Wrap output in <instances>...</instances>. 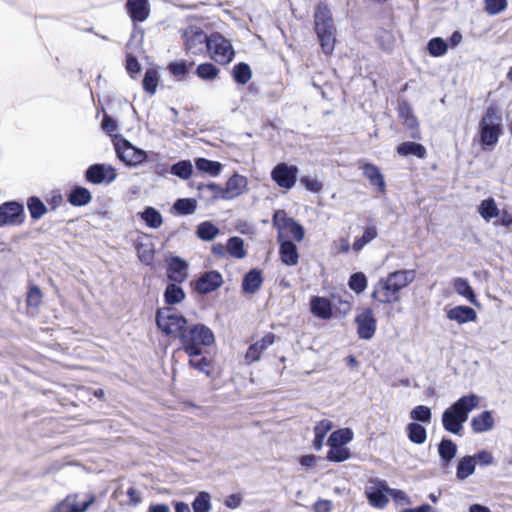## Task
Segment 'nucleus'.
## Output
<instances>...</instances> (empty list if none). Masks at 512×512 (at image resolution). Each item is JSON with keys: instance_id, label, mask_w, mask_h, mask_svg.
Wrapping results in <instances>:
<instances>
[{"instance_id": "nucleus-14", "label": "nucleus", "mask_w": 512, "mask_h": 512, "mask_svg": "<svg viewBox=\"0 0 512 512\" xmlns=\"http://www.w3.org/2000/svg\"><path fill=\"white\" fill-rule=\"evenodd\" d=\"M23 206L17 202H6L0 206V225L22 223Z\"/></svg>"}, {"instance_id": "nucleus-8", "label": "nucleus", "mask_w": 512, "mask_h": 512, "mask_svg": "<svg viewBox=\"0 0 512 512\" xmlns=\"http://www.w3.org/2000/svg\"><path fill=\"white\" fill-rule=\"evenodd\" d=\"M117 156L128 166H138L147 160L146 151L135 147L126 139H120L115 143Z\"/></svg>"}, {"instance_id": "nucleus-17", "label": "nucleus", "mask_w": 512, "mask_h": 512, "mask_svg": "<svg viewBox=\"0 0 512 512\" xmlns=\"http://www.w3.org/2000/svg\"><path fill=\"white\" fill-rule=\"evenodd\" d=\"M275 341V335L273 333H267L262 337L261 340L253 343L249 346L246 354L245 360L248 364L253 362H257L260 360L262 353L270 347Z\"/></svg>"}, {"instance_id": "nucleus-27", "label": "nucleus", "mask_w": 512, "mask_h": 512, "mask_svg": "<svg viewBox=\"0 0 512 512\" xmlns=\"http://www.w3.org/2000/svg\"><path fill=\"white\" fill-rule=\"evenodd\" d=\"M311 312L322 319H329L332 316L330 301L324 297H313L310 301Z\"/></svg>"}, {"instance_id": "nucleus-5", "label": "nucleus", "mask_w": 512, "mask_h": 512, "mask_svg": "<svg viewBox=\"0 0 512 512\" xmlns=\"http://www.w3.org/2000/svg\"><path fill=\"white\" fill-rule=\"evenodd\" d=\"M158 328L168 336L178 337L186 330V318L170 307L158 309L156 313Z\"/></svg>"}, {"instance_id": "nucleus-2", "label": "nucleus", "mask_w": 512, "mask_h": 512, "mask_svg": "<svg viewBox=\"0 0 512 512\" xmlns=\"http://www.w3.org/2000/svg\"><path fill=\"white\" fill-rule=\"evenodd\" d=\"M479 405L480 397L476 394L464 395L459 398L442 414L444 429L452 434L461 435L469 413L477 409Z\"/></svg>"}, {"instance_id": "nucleus-3", "label": "nucleus", "mask_w": 512, "mask_h": 512, "mask_svg": "<svg viewBox=\"0 0 512 512\" xmlns=\"http://www.w3.org/2000/svg\"><path fill=\"white\" fill-rule=\"evenodd\" d=\"M214 341L212 330L204 324L187 327L180 335L182 348L190 357H199L202 353V346H210Z\"/></svg>"}, {"instance_id": "nucleus-12", "label": "nucleus", "mask_w": 512, "mask_h": 512, "mask_svg": "<svg viewBox=\"0 0 512 512\" xmlns=\"http://www.w3.org/2000/svg\"><path fill=\"white\" fill-rule=\"evenodd\" d=\"M95 502L94 495H87L83 501H78V495H68L59 502L53 509V512H85Z\"/></svg>"}, {"instance_id": "nucleus-40", "label": "nucleus", "mask_w": 512, "mask_h": 512, "mask_svg": "<svg viewBox=\"0 0 512 512\" xmlns=\"http://www.w3.org/2000/svg\"><path fill=\"white\" fill-rule=\"evenodd\" d=\"M227 252L234 258L243 259L246 257V250L244 249V241L240 237H231L227 241Z\"/></svg>"}, {"instance_id": "nucleus-9", "label": "nucleus", "mask_w": 512, "mask_h": 512, "mask_svg": "<svg viewBox=\"0 0 512 512\" xmlns=\"http://www.w3.org/2000/svg\"><path fill=\"white\" fill-rule=\"evenodd\" d=\"M299 169L295 165L278 163L271 171L272 180L282 189H292L297 181Z\"/></svg>"}, {"instance_id": "nucleus-52", "label": "nucleus", "mask_w": 512, "mask_h": 512, "mask_svg": "<svg viewBox=\"0 0 512 512\" xmlns=\"http://www.w3.org/2000/svg\"><path fill=\"white\" fill-rule=\"evenodd\" d=\"M377 237V230L375 227H367L361 238L356 239L353 243V250L360 251L366 244Z\"/></svg>"}, {"instance_id": "nucleus-57", "label": "nucleus", "mask_w": 512, "mask_h": 512, "mask_svg": "<svg viewBox=\"0 0 512 512\" xmlns=\"http://www.w3.org/2000/svg\"><path fill=\"white\" fill-rule=\"evenodd\" d=\"M168 69L175 77L182 80L188 72V65L184 60L174 61L168 65Z\"/></svg>"}, {"instance_id": "nucleus-53", "label": "nucleus", "mask_w": 512, "mask_h": 512, "mask_svg": "<svg viewBox=\"0 0 512 512\" xmlns=\"http://www.w3.org/2000/svg\"><path fill=\"white\" fill-rule=\"evenodd\" d=\"M349 287L356 293L363 292L367 287V278L361 273H354L349 279Z\"/></svg>"}, {"instance_id": "nucleus-42", "label": "nucleus", "mask_w": 512, "mask_h": 512, "mask_svg": "<svg viewBox=\"0 0 512 512\" xmlns=\"http://www.w3.org/2000/svg\"><path fill=\"white\" fill-rule=\"evenodd\" d=\"M164 298L167 304L173 305L180 303L185 298V293L181 287L176 284H169L166 287Z\"/></svg>"}, {"instance_id": "nucleus-35", "label": "nucleus", "mask_w": 512, "mask_h": 512, "mask_svg": "<svg viewBox=\"0 0 512 512\" xmlns=\"http://www.w3.org/2000/svg\"><path fill=\"white\" fill-rule=\"evenodd\" d=\"M160 81V74L155 68H149L146 70L144 74V78L142 81V86L145 92L150 95H154L156 93L158 84Z\"/></svg>"}, {"instance_id": "nucleus-7", "label": "nucleus", "mask_w": 512, "mask_h": 512, "mask_svg": "<svg viewBox=\"0 0 512 512\" xmlns=\"http://www.w3.org/2000/svg\"><path fill=\"white\" fill-rule=\"evenodd\" d=\"M210 57L221 65L230 63L234 58V49L231 42L219 33H212L207 42Z\"/></svg>"}, {"instance_id": "nucleus-46", "label": "nucleus", "mask_w": 512, "mask_h": 512, "mask_svg": "<svg viewBox=\"0 0 512 512\" xmlns=\"http://www.w3.org/2000/svg\"><path fill=\"white\" fill-rule=\"evenodd\" d=\"M252 76L249 65L239 63L233 68V78L239 84H246Z\"/></svg>"}, {"instance_id": "nucleus-31", "label": "nucleus", "mask_w": 512, "mask_h": 512, "mask_svg": "<svg viewBox=\"0 0 512 512\" xmlns=\"http://www.w3.org/2000/svg\"><path fill=\"white\" fill-rule=\"evenodd\" d=\"M397 153L404 157L413 155L420 159H423L425 158L427 151L422 144L408 141L398 145Z\"/></svg>"}, {"instance_id": "nucleus-58", "label": "nucleus", "mask_w": 512, "mask_h": 512, "mask_svg": "<svg viewBox=\"0 0 512 512\" xmlns=\"http://www.w3.org/2000/svg\"><path fill=\"white\" fill-rule=\"evenodd\" d=\"M198 189L202 192H205V191H210L211 192V199L213 201L215 200H218V199H223L224 200V196H225V187L222 188L221 186L215 184V183H211V184H207V185H200L198 187Z\"/></svg>"}, {"instance_id": "nucleus-62", "label": "nucleus", "mask_w": 512, "mask_h": 512, "mask_svg": "<svg viewBox=\"0 0 512 512\" xmlns=\"http://www.w3.org/2000/svg\"><path fill=\"white\" fill-rule=\"evenodd\" d=\"M126 69L128 73H130L132 76L133 74H138L141 71V65L138 62V60L132 56L131 54L127 55L126 59Z\"/></svg>"}, {"instance_id": "nucleus-36", "label": "nucleus", "mask_w": 512, "mask_h": 512, "mask_svg": "<svg viewBox=\"0 0 512 512\" xmlns=\"http://www.w3.org/2000/svg\"><path fill=\"white\" fill-rule=\"evenodd\" d=\"M353 439V432L349 428L334 431L328 438L329 446H344Z\"/></svg>"}, {"instance_id": "nucleus-56", "label": "nucleus", "mask_w": 512, "mask_h": 512, "mask_svg": "<svg viewBox=\"0 0 512 512\" xmlns=\"http://www.w3.org/2000/svg\"><path fill=\"white\" fill-rule=\"evenodd\" d=\"M485 2V11L489 15H496L504 11L507 6V0H484Z\"/></svg>"}, {"instance_id": "nucleus-16", "label": "nucleus", "mask_w": 512, "mask_h": 512, "mask_svg": "<svg viewBox=\"0 0 512 512\" xmlns=\"http://www.w3.org/2000/svg\"><path fill=\"white\" fill-rule=\"evenodd\" d=\"M314 18L316 33H336L331 12L328 9L327 5L319 3L316 7Z\"/></svg>"}, {"instance_id": "nucleus-11", "label": "nucleus", "mask_w": 512, "mask_h": 512, "mask_svg": "<svg viewBox=\"0 0 512 512\" xmlns=\"http://www.w3.org/2000/svg\"><path fill=\"white\" fill-rule=\"evenodd\" d=\"M138 259L145 265H152L155 258L154 239L149 234H139L133 242Z\"/></svg>"}, {"instance_id": "nucleus-51", "label": "nucleus", "mask_w": 512, "mask_h": 512, "mask_svg": "<svg viewBox=\"0 0 512 512\" xmlns=\"http://www.w3.org/2000/svg\"><path fill=\"white\" fill-rule=\"evenodd\" d=\"M335 35L336 33H317L321 48L325 54H331L335 46Z\"/></svg>"}, {"instance_id": "nucleus-29", "label": "nucleus", "mask_w": 512, "mask_h": 512, "mask_svg": "<svg viewBox=\"0 0 512 512\" xmlns=\"http://www.w3.org/2000/svg\"><path fill=\"white\" fill-rule=\"evenodd\" d=\"M476 469V458L472 456H464L459 459L456 469V478L464 481L471 476Z\"/></svg>"}, {"instance_id": "nucleus-38", "label": "nucleus", "mask_w": 512, "mask_h": 512, "mask_svg": "<svg viewBox=\"0 0 512 512\" xmlns=\"http://www.w3.org/2000/svg\"><path fill=\"white\" fill-rule=\"evenodd\" d=\"M439 455L445 464H448L457 453V445L450 439H443L438 447Z\"/></svg>"}, {"instance_id": "nucleus-18", "label": "nucleus", "mask_w": 512, "mask_h": 512, "mask_svg": "<svg viewBox=\"0 0 512 512\" xmlns=\"http://www.w3.org/2000/svg\"><path fill=\"white\" fill-rule=\"evenodd\" d=\"M222 284V276L217 271H209L203 274L195 283V290L200 294H207Z\"/></svg>"}, {"instance_id": "nucleus-54", "label": "nucleus", "mask_w": 512, "mask_h": 512, "mask_svg": "<svg viewBox=\"0 0 512 512\" xmlns=\"http://www.w3.org/2000/svg\"><path fill=\"white\" fill-rule=\"evenodd\" d=\"M174 208L180 214L189 215L195 212L196 202L189 198L178 199L174 204Z\"/></svg>"}, {"instance_id": "nucleus-21", "label": "nucleus", "mask_w": 512, "mask_h": 512, "mask_svg": "<svg viewBox=\"0 0 512 512\" xmlns=\"http://www.w3.org/2000/svg\"><path fill=\"white\" fill-rule=\"evenodd\" d=\"M389 487L385 481H378L367 491L369 502L374 507L382 508L388 503Z\"/></svg>"}, {"instance_id": "nucleus-30", "label": "nucleus", "mask_w": 512, "mask_h": 512, "mask_svg": "<svg viewBox=\"0 0 512 512\" xmlns=\"http://www.w3.org/2000/svg\"><path fill=\"white\" fill-rule=\"evenodd\" d=\"M453 287L457 294L466 298L470 303L478 305L476 295L467 279L462 277L453 279Z\"/></svg>"}, {"instance_id": "nucleus-15", "label": "nucleus", "mask_w": 512, "mask_h": 512, "mask_svg": "<svg viewBox=\"0 0 512 512\" xmlns=\"http://www.w3.org/2000/svg\"><path fill=\"white\" fill-rule=\"evenodd\" d=\"M357 332L362 339H370L376 330V319L371 309H365L356 317Z\"/></svg>"}, {"instance_id": "nucleus-59", "label": "nucleus", "mask_w": 512, "mask_h": 512, "mask_svg": "<svg viewBox=\"0 0 512 512\" xmlns=\"http://www.w3.org/2000/svg\"><path fill=\"white\" fill-rule=\"evenodd\" d=\"M300 183L310 192L319 193L323 185L322 183L315 177L311 176H302L300 178Z\"/></svg>"}, {"instance_id": "nucleus-34", "label": "nucleus", "mask_w": 512, "mask_h": 512, "mask_svg": "<svg viewBox=\"0 0 512 512\" xmlns=\"http://www.w3.org/2000/svg\"><path fill=\"white\" fill-rule=\"evenodd\" d=\"M261 284V273L257 270H251L245 275L242 283V288L244 292L253 294L260 288Z\"/></svg>"}, {"instance_id": "nucleus-41", "label": "nucleus", "mask_w": 512, "mask_h": 512, "mask_svg": "<svg viewBox=\"0 0 512 512\" xmlns=\"http://www.w3.org/2000/svg\"><path fill=\"white\" fill-rule=\"evenodd\" d=\"M92 199L91 193L84 187L75 188L69 195V202L74 206H83Z\"/></svg>"}, {"instance_id": "nucleus-48", "label": "nucleus", "mask_w": 512, "mask_h": 512, "mask_svg": "<svg viewBox=\"0 0 512 512\" xmlns=\"http://www.w3.org/2000/svg\"><path fill=\"white\" fill-rule=\"evenodd\" d=\"M196 74L203 80H214L218 77L219 70L211 63H203L197 67Z\"/></svg>"}, {"instance_id": "nucleus-50", "label": "nucleus", "mask_w": 512, "mask_h": 512, "mask_svg": "<svg viewBox=\"0 0 512 512\" xmlns=\"http://www.w3.org/2000/svg\"><path fill=\"white\" fill-rule=\"evenodd\" d=\"M350 457L349 449L343 446H330L327 459L333 462H342Z\"/></svg>"}, {"instance_id": "nucleus-39", "label": "nucleus", "mask_w": 512, "mask_h": 512, "mask_svg": "<svg viewBox=\"0 0 512 512\" xmlns=\"http://www.w3.org/2000/svg\"><path fill=\"white\" fill-rule=\"evenodd\" d=\"M140 217L147 224V226L157 229L163 223L162 215L153 207H147L140 213Z\"/></svg>"}, {"instance_id": "nucleus-47", "label": "nucleus", "mask_w": 512, "mask_h": 512, "mask_svg": "<svg viewBox=\"0 0 512 512\" xmlns=\"http://www.w3.org/2000/svg\"><path fill=\"white\" fill-rule=\"evenodd\" d=\"M28 210L33 219H40L47 212L44 203L37 197H31L27 202Z\"/></svg>"}, {"instance_id": "nucleus-61", "label": "nucleus", "mask_w": 512, "mask_h": 512, "mask_svg": "<svg viewBox=\"0 0 512 512\" xmlns=\"http://www.w3.org/2000/svg\"><path fill=\"white\" fill-rule=\"evenodd\" d=\"M189 363L194 369H196L200 372H203L206 375H209V370H208L209 363L205 357H202V358L190 357Z\"/></svg>"}, {"instance_id": "nucleus-10", "label": "nucleus", "mask_w": 512, "mask_h": 512, "mask_svg": "<svg viewBox=\"0 0 512 512\" xmlns=\"http://www.w3.org/2000/svg\"><path fill=\"white\" fill-rule=\"evenodd\" d=\"M182 36L184 38L186 50L191 51L193 54L201 53L205 48H207L209 36H207L200 27H187L183 31Z\"/></svg>"}, {"instance_id": "nucleus-32", "label": "nucleus", "mask_w": 512, "mask_h": 512, "mask_svg": "<svg viewBox=\"0 0 512 512\" xmlns=\"http://www.w3.org/2000/svg\"><path fill=\"white\" fill-rule=\"evenodd\" d=\"M196 169L202 173L216 177L222 171V164L217 161H212L206 158H197L195 160Z\"/></svg>"}, {"instance_id": "nucleus-37", "label": "nucleus", "mask_w": 512, "mask_h": 512, "mask_svg": "<svg viewBox=\"0 0 512 512\" xmlns=\"http://www.w3.org/2000/svg\"><path fill=\"white\" fill-rule=\"evenodd\" d=\"M478 212L486 221L499 215V209L493 198L484 199L478 206Z\"/></svg>"}, {"instance_id": "nucleus-33", "label": "nucleus", "mask_w": 512, "mask_h": 512, "mask_svg": "<svg viewBox=\"0 0 512 512\" xmlns=\"http://www.w3.org/2000/svg\"><path fill=\"white\" fill-rule=\"evenodd\" d=\"M409 440L417 445H421L426 441L427 432L425 427L417 422H411L406 427Z\"/></svg>"}, {"instance_id": "nucleus-64", "label": "nucleus", "mask_w": 512, "mask_h": 512, "mask_svg": "<svg viewBox=\"0 0 512 512\" xmlns=\"http://www.w3.org/2000/svg\"><path fill=\"white\" fill-rule=\"evenodd\" d=\"M473 457L476 458V463H480L481 465L487 466L491 465L494 462V457L492 453L486 450H482Z\"/></svg>"}, {"instance_id": "nucleus-19", "label": "nucleus", "mask_w": 512, "mask_h": 512, "mask_svg": "<svg viewBox=\"0 0 512 512\" xmlns=\"http://www.w3.org/2000/svg\"><path fill=\"white\" fill-rule=\"evenodd\" d=\"M248 187V179L240 174H233L226 182L224 200H231L242 195Z\"/></svg>"}, {"instance_id": "nucleus-26", "label": "nucleus", "mask_w": 512, "mask_h": 512, "mask_svg": "<svg viewBox=\"0 0 512 512\" xmlns=\"http://www.w3.org/2000/svg\"><path fill=\"white\" fill-rule=\"evenodd\" d=\"M187 264L178 257L171 258L168 262V277L175 282H182L187 276Z\"/></svg>"}, {"instance_id": "nucleus-28", "label": "nucleus", "mask_w": 512, "mask_h": 512, "mask_svg": "<svg viewBox=\"0 0 512 512\" xmlns=\"http://www.w3.org/2000/svg\"><path fill=\"white\" fill-rule=\"evenodd\" d=\"M362 169L363 174L370 181V184L377 186L379 191L384 192L386 184L380 169L371 163H365Z\"/></svg>"}, {"instance_id": "nucleus-1", "label": "nucleus", "mask_w": 512, "mask_h": 512, "mask_svg": "<svg viewBox=\"0 0 512 512\" xmlns=\"http://www.w3.org/2000/svg\"><path fill=\"white\" fill-rule=\"evenodd\" d=\"M416 272L412 269H402L391 272L381 278L372 292V297L383 304L400 301V291L415 280Z\"/></svg>"}, {"instance_id": "nucleus-60", "label": "nucleus", "mask_w": 512, "mask_h": 512, "mask_svg": "<svg viewBox=\"0 0 512 512\" xmlns=\"http://www.w3.org/2000/svg\"><path fill=\"white\" fill-rule=\"evenodd\" d=\"M42 292L36 285L31 286L27 295V304L30 307H39L42 302Z\"/></svg>"}, {"instance_id": "nucleus-23", "label": "nucleus", "mask_w": 512, "mask_h": 512, "mask_svg": "<svg viewBox=\"0 0 512 512\" xmlns=\"http://www.w3.org/2000/svg\"><path fill=\"white\" fill-rule=\"evenodd\" d=\"M278 242L280 244L279 255L282 263L287 266L297 265L299 261L297 246L289 239Z\"/></svg>"}, {"instance_id": "nucleus-49", "label": "nucleus", "mask_w": 512, "mask_h": 512, "mask_svg": "<svg viewBox=\"0 0 512 512\" xmlns=\"http://www.w3.org/2000/svg\"><path fill=\"white\" fill-rule=\"evenodd\" d=\"M447 48V43L440 37L432 38L428 43V51L434 57L443 56Z\"/></svg>"}, {"instance_id": "nucleus-20", "label": "nucleus", "mask_w": 512, "mask_h": 512, "mask_svg": "<svg viewBox=\"0 0 512 512\" xmlns=\"http://www.w3.org/2000/svg\"><path fill=\"white\" fill-rule=\"evenodd\" d=\"M446 317L459 325H463L469 322H475L477 320V313L471 307L459 305L448 309L446 311Z\"/></svg>"}, {"instance_id": "nucleus-55", "label": "nucleus", "mask_w": 512, "mask_h": 512, "mask_svg": "<svg viewBox=\"0 0 512 512\" xmlns=\"http://www.w3.org/2000/svg\"><path fill=\"white\" fill-rule=\"evenodd\" d=\"M194 512H209L210 510V495L206 492H201L192 504Z\"/></svg>"}, {"instance_id": "nucleus-43", "label": "nucleus", "mask_w": 512, "mask_h": 512, "mask_svg": "<svg viewBox=\"0 0 512 512\" xmlns=\"http://www.w3.org/2000/svg\"><path fill=\"white\" fill-rule=\"evenodd\" d=\"M171 173L181 179L187 180L193 173V165L189 160H182L171 167Z\"/></svg>"}, {"instance_id": "nucleus-44", "label": "nucleus", "mask_w": 512, "mask_h": 512, "mask_svg": "<svg viewBox=\"0 0 512 512\" xmlns=\"http://www.w3.org/2000/svg\"><path fill=\"white\" fill-rule=\"evenodd\" d=\"M409 416L413 422L418 421L428 424L431 422L432 412L429 407L425 405H418L410 411Z\"/></svg>"}, {"instance_id": "nucleus-24", "label": "nucleus", "mask_w": 512, "mask_h": 512, "mask_svg": "<svg viewBox=\"0 0 512 512\" xmlns=\"http://www.w3.org/2000/svg\"><path fill=\"white\" fill-rule=\"evenodd\" d=\"M398 114H399V118L402 121V123L408 129L413 130L411 137L418 138L419 137V133L417 131L418 121L413 113L411 106L406 101H403L399 104Z\"/></svg>"}, {"instance_id": "nucleus-25", "label": "nucleus", "mask_w": 512, "mask_h": 512, "mask_svg": "<svg viewBox=\"0 0 512 512\" xmlns=\"http://www.w3.org/2000/svg\"><path fill=\"white\" fill-rule=\"evenodd\" d=\"M471 428L475 433H484L493 429L495 421L490 411H483L471 420Z\"/></svg>"}, {"instance_id": "nucleus-22", "label": "nucleus", "mask_w": 512, "mask_h": 512, "mask_svg": "<svg viewBox=\"0 0 512 512\" xmlns=\"http://www.w3.org/2000/svg\"><path fill=\"white\" fill-rule=\"evenodd\" d=\"M126 8L133 21L143 22L150 13L148 0H127Z\"/></svg>"}, {"instance_id": "nucleus-13", "label": "nucleus", "mask_w": 512, "mask_h": 512, "mask_svg": "<svg viewBox=\"0 0 512 512\" xmlns=\"http://www.w3.org/2000/svg\"><path fill=\"white\" fill-rule=\"evenodd\" d=\"M116 170L111 165L94 164L86 171V179L93 184H100L104 181L110 183L116 179Z\"/></svg>"}, {"instance_id": "nucleus-4", "label": "nucleus", "mask_w": 512, "mask_h": 512, "mask_svg": "<svg viewBox=\"0 0 512 512\" xmlns=\"http://www.w3.org/2000/svg\"><path fill=\"white\" fill-rule=\"evenodd\" d=\"M502 118L494 107H489L479 123L480 142L484 146L493 147L502 133Z\"/></svg>"}, {"instance_id": "nucleus-45", "label": "nucleus", "mask_w": 512, "mask_h": 512, "mask_svg": "<svg viewBox=\"0 0 512 512\" xmlns=\"http://www.w3.org/2000/svg\"><path fill=\"white\" fill-rule=\"evenodd\" d=\"M219 233V229L209 221L199 224L197 235L205 241L213 240Z\"/></svg>"}, {"instance_id": "nucleus-6", "label": "nucleus", "mask_w": 512, "mask_h": 512, "mask_svg": "<svg viewBox=\"0 0 512 512\" xmlns=\"http://www.w3.org/2000/svg\"><path fill=\"white\" fill-rule=\"evenodd\" d=\"M272 222L273 226L278 231V241L288 239L289 236L298 242L303 241L305 237V230L303 226L296 222L293 218L288 217L285 210L275 211Z\"/></svg>"}, {"instance_id": "nucleus-63", "label": "nucleus", "mask_w": 512, "mask_h": 512, "mask_svg": "<svg viewBox=\"0 0 512 512\" xmlns=\"http://www.w3.org/2000/svg\"><path fill=\"white\" fill-rule=\"evenodd\" d=\"M333 428V423L328 419L321 420L314 428V433L320 436H326V434Z\"/></svg>"}]
</instances>
